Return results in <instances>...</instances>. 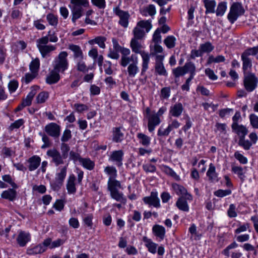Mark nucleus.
<instances>
[{
  "label": "nucleus",
  "mask_w": 258,
  "mask_h": 258,
  "mask_svg": "<svg viewBox=\"0 0 258 258\" xmlns=\"http://www.w3.org/2000/svg\"><path fill=\"white\" fill-rule=\"evenodd\" d=\"M184 198H179L176 201V206L181 211L187 212L189 210V207L187 203Z\"/></svg>",
  "instance_id": "c9c22d12"
},
{
  "label": "nucleus",
  "mask_w": 258,
  "mask_h": 258,
  "mask_svg": "<svg viewBox=\"0 0 258 258\" xmlns=\"http://www.w3.org/2000/svg\"><path fill=\"white\" fill-rule=\"evenodd\" d=\"M143 201L149 206H153L156 208H159L161 207L158 194L156 190L151 191L150 195L144 197Z\"/></svg>",
  "instance_id": "9b49d317"
},
{
  "label": "nucleus",
  "mask_w": 258,
  "mask_h": 258,
  "mask_svg": "<svg viewBox=\"0 0 258 258\" xmlns=\"http://www.w3.org/2000/svg\"><path fill=\"white\" fill-rule=\"evenodd\" d=\"M76 176L74 174H70L67 179L66 188L69 194H75L76 192Z\"/></svg>",
  "instance_id": "412c9836"
},
{
  "label": "nucleus",
  "mask_w": 258,
  "mask_h": 258,
  "mask_svg": "<svg viewBox=\"0 0 258 258\" xmlns=\"http://www.w3.org/2000/svg\"><path fill=\"white\" fill-rule=\"evenodd\" d=\"M46 19L49 25L53 26H56L57 25V17L54 14L49 13L47 15Z\"/></svg>",
  "instance_id": "603ef678"
},
{
  "label": "nucleus",
  "mask_w": 258,
  "mask_h": 258,
  "mask_svg": "<svg viewBox=\"0 0 258 258\" xmlns=\"http://www.w3.org/2000/svg\"><path fill=\"white\" fill-rule=\"evenodd\" d=\"M225 57L222 55H218L214 56L213 55H210L207 61V64L209 65L212 63H220L224 62Z\"/></svg>",
  "instance_id": "e433bc0d"
},
{
  "label": "nucleus",
  "mask_w": 258,
  "mask_h": 258,
  "mask_svg": "<svg viewBox=\"0 0 258 258\" xmlns=\"http://www.w3.org/2000/svg\"><path fill=\"white\" fill-rule=\"evenodd\" d=\"M45 37H48V42L55 43L58 40L56 33L54 30H49L48 32L47 35Z\"/></svg>",
  "instance_id": "13d9d810"
},
{
  "label": "nucleus",
  "mask_w": 258,
  "mask_h": 258,
  "mask_svg": "<svg viewBox=\"0 0 258 258\" xmlns=\"http://www.w3.org/2000/svg\"><path fill=\"white\" fill-rule=\"evenodd\" d=\"M46 251V248L41 244H39L27 249L26 253L28 255L41 254Z\"/></svg>",
  "instance_id": "c85d7f7f"
},
{
  "label": "nucleus",
  "mask_w": 258,
  "mask_h": 258,
  "mask_svg": "<svg viewBox=\"0 0 258 258\" xmlns=\"http://www.w3.org/2000/svg\"><path fill=\"white\" fill-rule=\"evenodd\" d=\"M71 3L73 5L71 8L72 20L75 23L76 20L83 15L84 11L83 7H88L89 2L88 0H71Z\"/></svg>",
  "instance_id": "f03ea898"
},
{
  "label": "nucleus",
  "mask_w": 258,
  "mask_h": 258,
  "mask_svg": "<svg viewBox=\"0 0 258 258\" xmlns=\"http://www.w3.org/2000/svg\"><path fill=\"white\" fill-rule=\"evenodd\" d=\"M251 55L247 50H245L241 54V58L242 61V70L244 73L246 71L250 70L252 68V60L249 57V56Z\"/></svg>",
  "instance_id": "dca6fc26"
},
{
  "label": "nucleus",
  "mask_w": 258,
  "mask_h": 258,
  "mask_svg": "<svg viewBox=\"0 0 258 258\" xmlns=\"http://www.w3.org/2000/svg\"><path fill=\"white\" fill-rule=\"evenodd\" d=\"M148 129L149 132H153L156 126L161 122V119L157 115L150 114L148 118Z\"/></svg>",
  "instance_id": "aec40b11"
},
{
  "label": "nucleus",
  "mask_w": 258,
  "mask_h": 258,
  "mask_svg": "<svg viewBox=\"0 0 258 258\" xmlns=\"http://www.w3.org/2000/svg\"><path fill=\"white\" fill-rule=\"evenodd\" d=\"M238 144L245 150H248L253 145L250 141L245 140V137L239 139Z\"/></svg>",
  "instance_id": "c03bdc74"
},
{
  "label": "nucleus",
  "mask_w": 258,
  "mask_h": 258,
  "mask_svg": "<svg viewBox=\"0 0 258 258\" xmlns=\"http://www.w3.org/2000/svg\"><path fill=\"white\" fill-rule=\"evenodd\" d=\"M243 83L245 90L251 92L257 87L258 79L253 73L245 74Z\"/></svg>",
  "instance_id": "6e6552de"
},
{
  "label": "nucleus",
  "mask_w": 258,
  "mask_h": 258,
  "mask_svg": "<svg viewBox=\"0 0 258 258\" xmlns=\"http://www.w3.org/2000/svg\"><path fill=\"white\" fill-rule=\"evenodd\" d=\"M244 13V10L242 5L239 3H234L230 8L227 18L231 24H233L238 17Z\"/></svg>",
  "instance_id": "39448f33"
},
{
  "label": "nucleus",
  "mask_w": 258,
  "mask_h": 258,
  "mask_svg": "<svg viewBox=\"0 0 258 258\" xmlns=\"http://www.w3.org/2000/svg\"><path fill=\"white\" fill-rule=\"evenodd\" d=\"M113 12L119 18L118 24L124 28H126L128 26L130 17L129 13L121 10L118 7L114 8Z\"/></svg>",
  "instance_id": "1a4fd4ad"
},
{
  "label": "nucleus",
  "mask_w": 258,
  "mask_h": 258,
  "mask_svg": "<svg viewBox=\"0 0 258 258\" xmlns=\"http://www.w3.org/2000/svg\"><path fill=\"white\" fill-rule=\"evenodd\" d=\"M140 40L132 38L130 42V47L133 52L140 54L142 58L141 75L144 76L149 68L150 62L149 53L142 50L144 48Z\"/></svg>",
  "instance_id": "f257e3e1"
},
{
  "label": "nucleus",
  "mask_w": 258,
  "mask_h": 258,
  "mask_svg": "<svg viewBox=\"0 0 258 258\" xmlns=\"http://www.w3.org/2000/svg\"><path fill=\"white\" fill-rule=\"evenodd\" d=\"M137 138L139 140V143L143 146L148 147L150 144L151 138L146 135L143 133H138Z\"/></svg>",
  "instance_id": "4c0bfd02"
},
{
  "label": "nucleus",
  "mask_w": 258,
  "mask_h": 258,
  "mask_svg": "<svg viewBox=\"0 0 258 258\" xmlns=\"http://www.w3.org/2000/svg\"><path fill=\"white\" fill-rule=\"evenodd\" d=\"M49 94L47 92L43 91L38 94L36 101L38 104L44 103L48 98Z\"/></svg>",
  "instance_id": "09e8293b"
},
{
  "label": "nucleus",
  "mask_w": 258,
  "mask_h": 258,
  "mask_svg": "<svg viewBox=\"0 0 258 258\" xmlns=\"http://www.w3.org/2000/svg\"><path fill=\"white\" fill-rule=\"evenodd\" d=\"M28 162L29 164L28 166L29 171H34L39 166L41 163V158L38 156L34 155L29 158Z\"/></svg>",
  "instance_id": "bb28decb"
},
{
  "label": "nucleus",
  "mask_w": 258,
  "mask_h": 258,
  "mask_svg": "<svg viewBox=\"0 0 258 258\" xmlns=\"http://www.w3.org/2000/svg\"><path fill=\"white\" fill-rule=\"evenodd\" d=\"M232 131L239 137V139L245 137L248 133L247 127L242 124L231 126Z\"/></svg>",
  "instance_id": "4be33fe9"
},
{
  "label": "nucleus",
  "mask_w": 258,
  "mask_h": 258,
  "mask_svg": "<svg viewBox=\"0 0 258 258\" xmlns=\"http://www.w3.org/2000/svg\"><path fill=\"white\" fill-rule=\"evenodd\" d=\"M93 219V215L92 214H87L83 218V221L85 225L90 228H92L93 226L92 220Z\"/></svg>",
  "instance_id": "5fc2aeb1"
},
{
  "label": "nucleus",
  "mask_w": 258,
  "mask_h": 258,
  "mask_svg": "<svg viewBox=\"0 0 258 258\" xmlns=\"http://www.w3.org/2000/svg\"><path fill=\"white\" fill-rule=\"evenodd\" d=\"M161 30L159 29H157L154 32L153 35L152 41L154 42V43H160L161 42Z\"/></svg>",
  "instance_id": "052dcab7"
},
{
  "label": "nucleus",
  "mask_w": 258,
  "mask_h": 258,
  "mask_svg": "<svg viewBox=\"0 0 258 258\" xmlns=\"http://www.w3.org/2000/svg\"><path fill=\"white\" fill-rule=\"evenodd\" d=\"M46 155L51 158V162L56 166L63 164L64 163L63 160L66 159L60 152L55 148L47 150Z\"/></svg>",
  "instance_id": "9d476101"
},
{
  "label": "nucleus",
  "mask_w": 258,
  "mask_h": 258,
  "mask_svg": "<svg viewBox=\"0 0 258 258\" xmlns=\"http://www.w3.org/2000/svg\"><path fill=\"white\" fill-rule=\"evenodd\" d=\"M120 52L121 54V56L119 61V64L121 66L124 68L126 67L132 59L138 57L137 56L133 54L131 56H129L131 53V51L130 49L127 48L123 47L120 51Z\"/></svg>",
  "instance_id": "f8f14e48"
},
{
  "label": "nucleus",
  "mask_w": 258,
  "mask_h": 258,
  "mask_svg": "<svg viewBox=\"0 0 258 258\" xmlns=\"http://www.w3.org/2000/svg\"><path fill=\"white\" fill-rule=\"evenodd\" d=\"M121 188V185L119 181H115L113 184L107 185V189L110 191L111 198L125 205L126 203V199L124 197L123 194L118 190Z\"/></svg>",
  "instance_id": "7ed1b4c3"
},
{
  "label": "nucleus",
  "mask_w": 258,
  "mask_h": 258,
  "mask_svg": "<svg viewBox=\"0 0 258 258\" xmlns=\"http://www.w3.org/2000/svg\"><path fill=\"white\" fill-rule=\"evenodd\" d=\"M155 71L156 74L159 76H167L168 75L163 63H155Z\"/></svg>",
  "instance_id": "37998d69"
},
{
  "label": "nucleus",
  "mask_w": 258,
  "mask_h": 258,
  "mask_svg": "<svg viewBox=\"0 0 258 258\" xmlns=\"http://www.w3.org/2000/svg\"><path fill=\"white\" fill-rule=\"evenodd\" d=\"M214 46L210 42H206L200 45V50L202 52H210L214 49Z\"/></svg>",
  "instance_id": "864d4df0"
},
{
  "label": "nucleus",
  "mask_w": 258,
  "mask_h": 258,
  "mask_svg": "<svg viewBox=\"0 0 258 258\" xmlns=\"http://www.w3.org/2000/svg\"><path fill=\"white\" fill-rule=\"evenodd\" d=\"M44 131L48 136L56 139L60 136V126L56 123L51 122L45 126Z\"/></svg>",
  "instance_id": "ddd939ff"
},
{
  "label": "nucleus",
  "mask_w": 258,
  "mask_h": 258,
  "mask_svg": "<svg viewBox=\"0 0 258 258\" xmlns=\"http://www.w3.org/2000/svg\"><path fill=\"white\" fill-rule=\"evenodd\" d=\"M204 6L206 8V14L215 13L216 2L215 0H203Z\"/></svg>",
  "instance_id": "7c9ffc66"
},
{
  "label": "nucleus",
  "mask_w": 258,
  "mask_h": 258,
  "mask_svg": "<svg viewBox=\"0 0 258 258\" xmlns=\"http://www.w3.org/2000/svg\"><path fill=\"white\" fill-rule=\"evenodd\" d=\"M172 188L174 192L179 196V198H184L185 200L191 201L192 196L187 192V189L181 185L174 183L172 184Z\"/></svg>",
  "instance_id": "4468645a"
},
{
  "label": "nucleus",
  "mask_w": 258,
  "mask_h": 258,
  "mask_svg": "<svg viewBox=\"0 0 258 258\" xmlns=\"http://www.w3.org/2000/svg\"><path fill=\"white\" fill-rule=\"evenodd\" d=\"M172 73L176 82L177 79L183 76L186 73H194V63L191 61L187 62L183 67H178L172 69Z\"/></svg>",
  "instance_id": "423d86ee"
},
{
  "label": "nucleus",
  "mask_w": 258,
  "mask_h": 258,
  "mask_svg": "<svg viewBox=\"0 0 258 258\" xmlns=\"http://www.w3.org/2000/svg\"><path fill=\"white\" fill-rule=\"evenodd\" d=\"M72 138L71 131L69 129H66L61 138V141L62 143L68 142Z\"/></svg>",
  "instance_id": "e2e57ef3"
},
{
  "label": "nucleus",
  "mask_w": 258,
  "mask_h": 258,
  "mask_svg": "<svg viewBox=\"0 0 258 258\" xmlns=\"http://www.w3.org/2000/svg\"><path fill=\"white\" fill-rule=\"evenodd\" d=\"M31 240V235L29 232L20 230L17 238V242L21 247L25 246Z\"/></svg>",
  "instance_id": "a211bd4d"
},
{
  "label": "nucleus",
  "mask_w": 258,
  "mask_h": 258,
  "mask_svg": "<svg viewBox=\"0 0 258 258\" xmlns=\"http://www.w3.org/2000/svg\"><path fill=\"white\" fill-rule=\"evenodd\" d=\"M176 38L172 35L168 36L164 40V43L168 48H172L175 46Z\"/></svg>",
  "instance_id": "de8ad7c7"
},
{
  "label": "nucleus",
  "mask_w": 258,
  "mask_h": 258,
  "mask_svg": "<svg viewBox=\"0 0 258 258\" xmlns=\"http://www.w3.org/2000/svg\"><path fill=\"white\" fill-rule=\"evenodd\" d=\"M104 172L109 176L107 185L113 184L115 181H118L115 179L117 175V170L114 166H106L104 168Z\"/></svg>",
  "instance_id": "6ab92c4d"
},
{
  "label": "nucleus",
  "mask_w": 258,
  "mask_h": 258,
  "mask_svg": "<svg viewBox=\"0 0 258 258\" xmlns=\"http://www.w3.org/2000/svg\"><path fill=\"white\" fill-rule=\"evenodd\" d=\"M124 153L122 150H116L112 152L109 156V160L115 163L118 167L122 165Z\"/></svg>",
  "instance_id": "f3484780"
},
{
  "label": "nucleus",
  "mask_w": 258,
  "mask_h": 258,
  "mask_svg": "<svg viewBox=\"0 0 258 258\" xmlns=\"http://www.w3.org/2000/svg\"><path fill=\"white\" fill-rule=\"evenodd\" d=\"M62 185L63 182H61L55 179L54 181L50 182L51 187L54 191H58L59 190Z\"/></svg>",
  "instance_id": "69168bd1"
},
{
  "label": "nucleus",
  "mask_w": 258,
  "mask_h": 258,
  "mask_svg": "<svg viewBox=\"0 0 258 258\" xmlns=\"http://www.w3.org/2000/svg\"><path fill=\"white\" fill-rule=\"evenodd\" d=\"M60 79L59 75L58 72L52 71L49 75H48L46 79V81L49 84H52L57 83Z\"/></svg>",
  "instance_id": "58836bf2"
},
{
  "label": "nucleus",
  "mask_w": 258,
  "mask_h": 258,
  "mask_svg": "<svg viewBox=\"0 0 258 258\" xmlns=\"http://www.w3.org/2000/svg\"><path fill=\"white\" fill-rule=\"evenodd\" d=\"M234 157L242 164H246L248 161L246 157H244L239 151H236L234 154Z\"/></svg>",
  "instance_id": "6e6d98bb"
},
{
  "label": "nucleus",
  "mask_w": 258,
  "mask_h": 258,
  "mask_svg": "<svg viewBox=\"0 0 258 258\" xmlns=\"http://www.w3.org/2000/svg\"><path fill=\"white\" fill-rule=\"evenodd\" d=\"M37 47L42 57L49 56V53L56 49V47L52 45H47L48 43V37H42L36 40Z\"/></svg>",
  "instance_id": "20e7f679"
},
{
  "label": "nucleus",
  "mask_w": 258,
  "mask_h": 258,
  "mask_svg": "<svg viewBox=\"0 0 258 258\" xmlns=\"http://www.w3.org/2000/svg\"><path fill=\"white\" fill-rule=\"evenodd\" d=\"M163 170L166 174L174 177V178L178 179L179 178V176L173 171V170L170 168L169 167L167 166H164L163 167Z\"/></svg>",
  "instance_id": "0e129e2a"
},
{
  "label": "nucleus",
  "mask_w": 258,
  "mask_h": 258,
  "mask_svg": "<svg viewBox=\"0 0 258 258\" xmlns=\"http://www.w3.org/2000/svg\"><path fill=\"white\" fill-rule=\"evenodd\" d=\"M133 34L134 36L133 38L138 40L142 39L145 35V32L143 29H141L137 25L133 30Z\"/></svg>",
  "instance_id": "79ce46f5"
},
{
  "label": "nucleus",
  "mask_w": 258,
  "mask_h": 258,
  "mask_svg": "<svg viewBox=\"0 0 258 258\" xmlns=\"http://www.w3.org/2000/svg\"><path fill=\"white\" fill-rule=\"evenodd\" d=\"M233 112V109L231 108H225L219 111V115L221 118L229 116Z\"/></svg>",
  "instance_id": "680f3d73"
},
{
  "label": "nucleus",
  "mask_w": 258,
  "mask_h": 258,
  "mask_svg": "<svg viewBox=\"0 0 258 258\" xmlns=\"http://www.w3.org/2000/svg\"><path fill=\"white\" fill-rule=\"evenodd\" d=\"M152 232L155 236L159 238L160 241L164 239L165 236V229L163 226L158 224L154 225L152 227Z\"/></svg>",
  "instance_id": "b1692460"
},
{
  "label": "nucleus",
  "mask_w": 258,
  "mask_h": 258,
  "mask_svg": "<svg viewBox=\"0 0 258 258\" xmlns=\"http://www.w3.org/2000/svg\"><path fill=\"white\" fill-rule=\"evenodd\" d=\"M138 58L136 57L131 61L127 67L126 73L129 78H134L139 72Z\"/></svg>",
  "instance_id": "2eb2a0df"
},
{
  "label": "nucleus",
  "mask_w": 258,
  "mask_h": 258,
  "mask_svg": "<svg viewBox=\"0 0 258 258\" xmlns=\"http://www.w3.org/2000/svg\"><path fill=\"white\" fill-rule=\"evenodd\" d=\"M60 149L61 155L63 156L64 158L66 159L68 157V153L70 150V147L67 144L62 143L60 145Z\"/></svg>",
  "instance_id": "bf43d9fd"
},
{
  "label": "nucleus",
  "mask_w": 258,
  "mask_h": 258,
  "mask_svg": "<svg viewBox=\"0 0 258 258\" xmlns=\"http://www.w3.org/2000/svg\"><path fill=\"white\" fill-rule=\"evenodd\" d=\"M137 25L142 29L145 28L146 32H148L152 28V24L150 20L140 21L137 23Z\"/></svg>",
  "instance_id": "3c124183"
},
{
  "label": "nucleus",
  "mask_w": 258,
  "mask_h": 258,
  "mask_svg": "<svg viewBox=\"0 0 258 258\" xmlns=\"http://www.w3.org/2000/svg\"><path fill=\"white\" fill-rule=\"evenodd\" d=\"M16 195L17 193L15 190L12 188H9L2 193L1 198L10 201H13L16 199Z\"/></svg>",
  "instance_id": "473e14b6"
},
{
  "label": "nucleus",
  "mask_w": 258,
  "mask_h": 258,
  "mask_svg": "<svg viewBox=\"0 0 258 258\" xmlns=\"http://www.w3.org/2000/svg\"><path fill=\"white\" fill-rule=\"evenodd\" d=\"M68 53L66 51H61L58 55L55 60L54 69L58 72H63L69 66L67 60Z\"/></svg>",
  "instance_id": "0eeeda50"
},
{
  "label": "nucleus",
  "mask_w": 258,
  "mask_h": 258,
  "mask_svg": "<svg viewBox=\"0 0 258 258\" xmlns=\"http://www.w3.org/2000/svg\"><path fill=\"white\" fill-rule=\"evenodd\" d=\"M232 171L236 174L239 178L241 179L242 181H243L245 180V176L244 175L245 172L243 170V168L240 166H233L232 167Z\"/></svg>",
  "instance_id": "a19ab883"
},
{
  "label": "nucleus",
  "mask_w": 258,
  "mask_h": 258,
  "mask_svg": "<svg viewBox=\"0 0 258 258\" xmlns=\"http://www.w3.org/2000/svg\"><path fill=\"white\" fill-rule=\"evenodd\" d=\"M207 176L209 180L211 182L215 183L219 181L218 174L216 172V168L212 163L209 165V169L207 172Z\"/></svg>",
  "instance_id": "a878e982"
},
{
  "label": "nucleus",
  "mask_w": 258,
  "mask_h": 258,
  "mask_svg": "<svg viewBox=\"0 0 258 258\" xmlns=\"http://www.w3.org/2000/svg\"><path fill=\"white\" fill-rule=\"evenodd\" d=\"M2 154L4 157H10L15 154V151L11 148L5 147L2 149Z\"/></svg>",
  "instance_id": "774afa93"
},
{
  "label": "nucleus",
  "mask_w": 258,
  "mask_h": 258,
  "mask_svg": "<svg viewBox=\"0 0 258 258\" xmlns=\"http://www.w3.org/2000/svg\"><path fill=\"white\" fill-rule=\"evenodd\" d=\"M39 88V87L38 86H33L31 87V91L27 95L26 98L24 99L22 102L26 106L31 105L32 101Z\"/></svg>",
  "instance_id": "393cba45"
},
{
  "label": "nucleus",
  "mask_w": 258,
  "mask_h": 258,
  "mask_svg": "<svg viewBox=\"0 0 258 258\" xmlns=\"http://www.w3.org/2000/svg\"><path fill=\"white\" fill-rule=\"evenodd\" d=\"M67 167L68 164L63 167L59 168L55 174V179L63 183L67 175Z\"/></svg>",
  "instance_id": "72a5a7b5"
},
{
  "label": "nucleus",
  "mask_w": 258,
  "mask_h": 258,
  "mask_svg": "<svg viewBox=\"0 0 258 258\" xmlns=\"http://www.w3.org/2000/svg\"><path fill=\"white\" fill-rule=\"evenodd\" d=\"M121 127H115L112 128V141L113 142L120 143L123 140L124 134L121 132Z\"/></svg>",
  "instance_id": "cd10ccee"
},
{
  "label": "nucleus",
  "mask_w": 258,
  "mask_h": 258,
  "mask_svg": "<svg viewBox=\"0 0 258 258\" xmlns=\"http://www.w3.org/2000/svg\"><path fill=\"white\" fill-rule=\"evenodd\" d=\"M40 67V61L39 58H36L33 59L29 65L30 70L33 74H37Z\"/></svg>",
  "instance_id": "49530a36"
},
{
  "label": "nucleus",
  "mask_w": 258,
  "mask_h": 258,
  "mask_svg": "<svg viewBox=\"0 0 258 258\" xmlns=\"http://www.w3.org/2000/svg\"><path fill=\"white\" fill-rule=\"evenodd\" d=\"M227 10V3L225 2H222L219 3L218 5L215 13L217 16H222L225 14Z\"/></svg>",
  "instance_id": "ea45409f"
},
{
  "label": "nucleus",
  "mask_w": 258,
  "mask_h": 258,
  "mask_svg": "<svg viewBox=\"0 0 258 258\" xmlns=\"http://www.w3.org/2000/svg\"><path fill=\"white\" fill-rule=\"evenodd\" d=\"M143 241L145 243V245L149 252L153 254L156 252L158 246L157 244L153 242L151 239H149L146 236L143 237Z\"/></svg>",
  "instance_id": "c756f323"
},
{
  "label": "nucleus",
  "mask_w": 258,
  "mask_h": 258,
  "mask_svg": "<svg viewBox=\"0 0 258 258\" xmlns=\"http://www.w3.org/2000/svg\"><path fill=\"white\" fill-rule=\"evenodd\" d=\"M84 58H80L77 59V69L78 71L82 72L83 73H85L88 72V68L86 65L84 61L83 60Z\"/></svg>",
  "instance_id": "8fccbe9b"
},
{
  "label": "nucleus",
  "mask_w": 258,
  "mask_h": 258,
  "mask_svg": "<svg viewBox=\"0 0 258 258\" xmlns=\"http://www.w3.org/2000/svg\"><path fill=\"white\" fill-rule=\"evenodd\" d=\"M80 163L84 168L89 170H93L95 166L94 162L89 158H80Z\"/></svg>",
  "instance_id": "f704fd0d"
},
{
  "label": "nucleus",
  "mask_w": 258,
  "mask_h": 258,
  "mask_svg": "<svg viewBox=\"0 0 258 258\" xmlns=\"http://www.w3.org/2000/svg\"><path fill=\"white\" fill-rule=\"evenodd\" d=\"M69 48L74 52L75 59H78L80 58H84L82 50L79 45L70 44L69 46Z\"/></svg>",
  "instance_id": "2f4dec72"
},
{
  "label": "nucleus",
  "mask_w": 258,
  "mask_h": 258,
  "mask_svg": "<svg viewBox=\"0 0 258 258\" xmlns=\"http://www.w3.org/2000/svg\"><path fill=\"white\" fill-rule=\"evenodd\" d=\"M159 44V43H154L153 46L150 45V53L149 54V57L150 56H155L156 54L161 53L163 52V48Z\"/></svg>",
  "instance_id": "a18cd8bd"
},
{
  "label": "nucleus",
  "mask_w": 258,
  "mask_h": 258,
  "mask_svg": "<svg viewBox=\"0 0 258 258\" xmlns=\"http://www.w3.org/2000/svg\"><path fill=\"white\" fill-rule=\"evenodd\" d=\"M183 110V107L181 103H176L172 105L169 109V115L173 117H178L181 114Z\"/></svg>",
  "instance_id": "5701e85b"
},
{
  "label": "nucleus",
  "mask_w": 258,
  "mask_h": 258,
  "mask_svg": "<svg viewBox=\"0 0 258 258\" xmlns=\"http://www.w3.org/2000/svg\"><path fill=\"white\" fill-rule=\"evenodd\" d=\"M249 120L252 127L258 128V116L254 114H251L249 116Z\"/></svg>",
  "instance_id": "338daca9"
},
{
  "label": "nucleus",
  "mask_w": 258,
  "mask_h": 258,
  "mask_svg": "<svg viewBox=\"0 0 258 258\" xmlns=\"http://www.w3.org/2000/svg\"><path fill=\"white\" fill-rule=\"evenodd\" d=\"M231 194V191L230 189H218L214 192V195L219 198H223L226 196L229 195Z\"/></svg>",
  "instance_id": "4d7b16f0"
}]
</instances>
